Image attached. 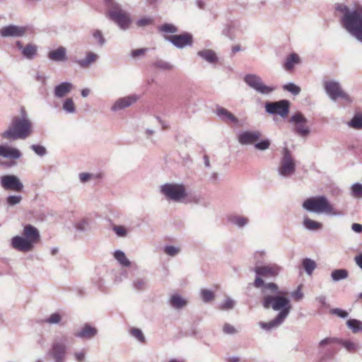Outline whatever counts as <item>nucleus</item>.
<instances>
[{
    "label": "nucleus",
    "instance_id": "obj_1",
    "mask_svg": "<svg viewBox=\"0 0 362 362\" xmlns=\"http://www.w3.org/2000/svg\"><path fill=\"white\" fill-rule=\"evenodd\" d=\"M262 305L265 309H273L279 313L276 317L268 322H259V327L267 331H270L279 327L288 317L291 305L288 298L283 296V293L279 290L278 285L269 284L263 291Z\"/></svg>",
    "mask_w": 362,
    "mask_h": 362
},
{
    "label": "nucleus",
    "instance_id": "obj_2",
    "mask_svg": "<svg viewBox=\"0 0 362 362\" xmlns=\"http://www.w3.org/2000/svg\"><path fill=\"white\" fill-rule=\"evenodd\" d=\"M336 11L341 14L342 27L358 41L362 42V6L350 8L344 4H336Z\"/></svg>",
    "mask_w": 362,
    "mask_h": 362
},
{
    "label": "nucleus",
    "instance_id": "obj_3",
    "mask_svg": "<svg viewBox=\"0 0 362 362\" xmlns=\"http://www.w3.org/2000/svg\"><path fill=\"white\" fill-rule=\"evenodd\" d=\"M33 123L24 107L21 108V116H15L7 130L2 133L3 138L8 140L25 139L32 133Z\"/></svg>",
    "mask_w": 362,
    "mask_h": 362
},
{
    "label": "nucleus",
    "instance_id": "obj_4",
    "mask_svg": "<svg viewBox=\"0 0 362 362\" xmlns=\"http://www.w3.org/2000/svg\"><path fill=\"white\" fill-rule=\"evenodd\" d=\"M40 240V234L37 228L27 224L23 226L21 235H16L11 238V246L17 251L26 253L31 252Z\"/></svg>",
    "mask_w": 362,
    "mask_h": 362
},
{
    "label": "nucleus",
    "instance_id": "obj_5",
    "mask_svg": "<svg viewBox=\"0 0 362 362\" xmlns=\"http://www.w3.org/2000/svg\"><path fill=\"white\" fill-rule=\"evenodd\" d=\"M281 271V267L276 264L256 266L254 268L256 278L254 281L253 286L257 288H261L262 298H263V291L269 284L277 285L273 282L265 284L262 277L269 279L275 278L279 274Z\"/></svg>",
    "mask_w": 362,
    "mask_h": 362
},
{
    "label": "nucleus",
    "instance_id": "obj_6",
    "mask_svg": "<svg viewBox=\"0 0 362 362\" xmlns=\"http://www.w3.org/2000/svg\"><path fill=\"white\" fill-rule=\"evenodd\" d=\"M302 206L305 210L311 213L336 214L332 205L325 196L308 198L303 202Z\"/></svg>",
    "mask_w": 362,
    "mask_h": 362
},
{
    "label": "nucleus",
    "instance_id": "obj_7",
    "mask_svg": "<svg viewBox=\"0 0 362 362\" xmlns=\"http://www.w3.org/2000/svg\"><path fill=\"white\" fill-rule=\"evenodd\" d=\"M109 7V18L114 21L122 30H127L131 23L129 15L122 10L120 6L114 0H104Z\"/></svg>",
    "mask_w": 362,
    "mask_h": 362
},
{
    "label": "nucleus",
    "instance_id": "obj_8",
    "mask_svg": "<svg viewBox=\"0 0 362 362\" xmlns=\"http://www.w3.org/2000/svg\"><path fill=\"white\" fill-rule=\"evenodd\" d=\"M68 349V337L66 335L57 337L52 342L47 356L52 359V362H66Z\"/></svg>",
    "mask_w": 362,
    "mask_h": 362
},
{
    "label": "nucleus",
    "instance_id": "obj_9",
    "mask_svg": "<svg viewBox=\"0 0 362 362\" xmlns=\"http://www.w3.org/2000/svg\"><path fill=\"white\" fill-rule=\"evenodd\" d=\"M160 192L168 200L182 202L187 197V190L182 183H165L160 187Z\"/></svg>",
    "mask_w": 362,
    "mask_h": 362
},
{
    "label": "nucleus",
    "instance_id": "obj_10",
    "mask_svg": "<svg viewBox=\"0 0 362 362\" xmlns=\"http://www.w3.org/2000/svg\"><path fill=\"white\" fill-rule=\"evenodd\" d=\"M281 154V156L277 168L278 174L285 178L290 177L296 172V160L292 152L288 147H284Z\"/></svg>",
    "mask_w": 362,
    "mask_h": 362
},
{
    "label": "nucleus",
    "instance_id": "obj_11",
    "mask_svg": "<svg viewBox=\"0 0 362 362\" xmlns=\"http://www.w3.org/2000/svg\"><path fill=\"white\" fill-rule=\"evenodd\" d=\"M324 89L328 97L333 101L342 99L346 102L352 101L351 97L343 90L339 82L334 80L326 81L324 83Z\"/></svg>",
    "mask_w": 362,
    "mask_h": 362
},
{
    "label": "nucleus",
    "instance_id": "obj_12",
    "mask_svg": "<svg viewBox=\"0 0 362 362\" xmlns=\"http://www.w3.org/2000/svg\"><path fill=\"white\" fill-rule=\"evenodd\" d=\"M244 81L250 88L264 95H270L276 89L274 86L264 84L262 78L257 74H250L245 75Z\"/></svg>",
    "mask_w": 362,
    "mask_h": 362
},
{
    "label": "nucleus",
    "instance_id": "obj_13",
    "mask_svg": "<svg viewBox=\"0 0 362 362\" xmlns=\"http://www.w3.org/2000/svg\"><path fill=\"white\" fill-rule=\"evenodd\" d=\"M289 108L290 102L287 100L267 102L265 103V110L267 113L279 115L282 118H286L288 116Z\"/></svg>",
    "mask_w": 362,
    "mask_h": 362
},
{
    "label": "nucleus",
    "instance_id": "obj_14",
    "mask_svg": "<svg viewBox=\"0 0 362 362\" xmlns=\"http://www.w3.org/2000/svg\"><path fill=\"white\" fill-rule=\"evenodd\" d=\"M289 122L293 124V131L296 134L306 136L310 134V129L307 125L308 119L301 112H297L293 115L289 119Z\"/></svg>",
    "mask_w": 362,
    "mask_h": 362
},
{
    "label": "nucleus",
    "instance_id": "obj_15",
    "mask_svg": "<svg viewBox=\"0 0 362 362\" xmlns=\"http://www.w3.org/2000/svg\"><path fill=\"white\" fill-rule=\"evenodd\" d=\"M0 183L1 187L6 190H11L14 192H21L23 185L18 177L13 175H3L0 177Z\"/></svg>",
    "mask_w": 362,
    "mask_h": 362
},
{
    "label": "nucleus",
    "instance_id": "obj_16",
    "mask_svg": "<svg viewBox=\"0 0 362 362\" xmlns=\"http://www.w3.org/2000/svg\"><path fill=\"white\" fill-rule=\"evenodd\" d=\"M262 134L259 130H247L240 132L238 135V141L241 145H252L258 141Z\"/></svg>",
    "mask_w": 362,
    "mask_h": 362
},
{
    "label": "nucleus",
    "instance_id": "obj_17",
    "mask_svg": "<svg viewBox=\"0 0 362 362\" xmlns=\"http://www.w3.org/2000/svg\"><path fill=\"white\" fill-rule=\"evenodd\" d=\"M165 39L170 42L175 47L182 49L186 46L192 45V36L188 33L181 35H174L171 36H165Z\"/></svg>",
    "mask_w": 362,
    "mask_h": 362
},
{
    "label": "nucleus",
    "instance_id": "obj_18",
    "mask_svg": "<svg viewBox=\"0 0 362 362\" xmlns=\"http://www.w3.org/2000/svg\"><path fill=\"white\" fill-rule=\"evenodd\" d=\"M215 113L223 122L233 123L238 127L243 126V124L240 123V120L232 112L223 107L218 106L216 109Z\"/></svg>",
    "mask_w": 362,
    "mask_h": 362
},
{
    "label": "nucleus",
    "instance_id": "obj_19",
    "mask_svg": "<svg viewBox=\"0 0 362 362\" xmlns=\"http://www.w3.org/2000/svg\"><path fill=\"white\" fill-rule=\"evenodd\" d=\"M26 28L15 25H9L3 27L0 30V35L3 37H19L25 34Z\"/></svg>",
    "mask_w": 362,
    "mask_h": 362
},
{
    "label": "nucleus",
    "instance_id": "obj_20",
    "mask_svg": "<svg viewBox=\"0 0 362 362\" xmlns=\"http://www.w3.org/2000/svg\"><path fill=\"white\" fill-rule=\"evenodd\" d=\"M138 96L136 95H128L124 98L117 99L111 107V110L113 112L119 111L128 107L135 103L138 100Z\"/></svg>",
    "mask_w": 362,
    "mask_h": 362
},
{
    "label": "nucleus",
    "instance_id": "obj_21",
    "mask_svg": "<svg viewBox=\"0 0 362 362\" xmlns=\"http://www.w3.org/2000/svg\"><path fill=\"white\" fill-rule=\"evenodd\" d=\"M98 334V330L89 324H86L83 327L74 333V336L82 339H91Z\"/></svg>",
    "mask_w": 362,
    "mask_h": 362
},
{
    "label": "nucleus",
    "instance_id": "obj_22",
    "mask_svg": "<svg viewBox=\"0 0 362 362\" xmlns=\"http://www.w3.org/2000/svg\"><path fill=\"white\" fill-rule=\"evenodd\" d=\"M16 47L21 51V54L28 59H32L37 54V47L33 44H28L23 46L21 41L16 43Z\"/></svg>",
    "mask_w": 362,
    "mask_h": 362
},
{
    "label": "nucleus",
    "instance_id": "obj_23",
    "mask_svg": "<svg viewBox=\"0 0 362 362\" xmlns=\"http://www.w3.org/2000/svg\"><path fill=\"white\" fill-rule=\"evenodd\" d=\"M227 221L238 228H243L249 223V218L237 214H230L227 216Z\"/></svg>",
    "mask_w": 362,
    "mask_h": 362
},
{
    "label": "nucleus",
    "instance_id": "obj_24",
    "mask_svg": "<svg viewBox=\"0 0 362 362\" xmlns=\"http://www.w3.org/2000/svg\"><path fill=\"white\" fill-rule=\"evenodd\" d=\"M73 88V85L70 82H62L55 86L54 90V95L61 98L69 93Z\"/></svg>",
    "mask_w": 362,
    "mask_h": 362
},
{
    "label": "nucleus",
    "instance_id": "obj_25",
    "mask_svg": "<svg viewBox=\"0 0 362 362\" xmlns=\"http://www.w3.org/2000/svg\"><path fill=\"white\" fill-rule=\"evenodd\" d=\"M0 156L11 159H18L21 156V153L16 148L0 146Z\"/></svg>",
    "mask_w": 362,
    "mask_h": 362
},
{
    "label": "nucleus",
    "instance_id": "obj_26",
    "mask_svg": "<svg viewBox=\"0 0 362 362\" xmlns=\"http://www.w3.org/2000/svg\"><path fill=\"white\" fill-rule=\"evenodd\" d=\"M66 49L64 47H59L54 50L50 51L48 54V57L54 62H63L66 59Z\"/></svg>",
    "mask_w": 362,
    "mask_h": 362
},
{
    "label": "nucleus",
    "instance_id": "obj_27",
    "mask_svg": "<svg viewBox=\"0 0 362 362\" xmlns=\"http://www.w3.org/2000/svg\"><path fill=\"white\" fill-rule=\"evenodd\" d=\"M98 58V56L91 52H89L86 54V57L82 59H78L76 61V63L83 69L88 68L90 64L94 63L97 59Z\"/></svg>",
    "mask_w": 362,
    "mask_h": 362
},
{
    "label": "nucleus",
    "instance_id": "obj_28",
    "mask_svg": "<svg viewBox=\"0 0 362 362\" xmlns=\"http://www.w3.org/2000/svg\"><path fill=\"white\" fill-rule=\"evenodd\" d=\"M197 55L209 63H216L218 57L214 51L211 49H203L197 52Z\"/></svg>",
    "mask_w": 362,
    "mask_h": 362
},
{
    "label": "nucleus",
    "instance_id": "obj_29",
    "mask_svg": "<svg viewBox=\"0 0 362 362\" xmlns=\"http://www.w3.org/2000/svg\"><path fill=\"white\" fill-rule=\"evenodd\" d=\"M303 225L307 230L311 231H316L322 228L321 223L313 221L308 217L304 218Z\"/></svg>",
    "mask_w": 362,
    "mask_h": 362
},
{
    "label": "nucleus",
    "instance_id": "obj_30",
    "mask_svg": "<svg viewBox=\"0 0 362 362\" xmlns=\"http://www.w3.org/2000/svg\"><path fill=\"white\" fill-rule=\"evenodd\" d=\"M300 62L299 57L296 53H292L287 57L284 64V67L286 71L291 70L294 66Z\"/></svg>",
    "mask_w": 362,
    "mask_h": 362
},
{
    "label": "nucleus",
    "instance_id": "obj_31",
    "mask_svg": "<svg viewBox=\"0 0 362 362\" xmlns=\"http://www.w3.org/2000/svg\"><path fill=\"white\" fill-rule=\"evenodd\" d=\"M115 259L119 263V264L124 267H129L131 265L130 261L127 258L126 255L121 250H116L114 252Z\"/></svg>",
    "mask_w": 362,
    "mask_h": 362
},
{
    "label": "nucleus",
    "instance_id": "obj_32",
    "mask_svg": "<svg viewBox=\"0 0 362 362\" xmlns=\"http://www.w3.org/2000/svg\"><path fill=\"white\" fill-rule=\"evenodd\" d=\"M170 303L172 307L180 309L187 305V301L182 298L180 295H173L170 300Z\"/></svg>",
    "mask_w": 362,
    "mask_h": 362
},
{
    "label": "nucleus",
    "instance_id": "obj_33",
    "mask_svg": "<svg viewBox=\"0 0 362 362\" xmlns=\"http://www.w3.org/2000/svg\"><path fill=\"white\" fill-rule=\"evenodd\" d=\"M302 265L308 275H311L317 267L315 262L310 258L303 259Z\"/></svg>",
    "mask_w": 362,
    "mask_h": 362
},
{
    "label": "nucleus",
    "instance_id": "obj_34",
    "mask_svg": "<svg viewBox=\"0 0 362 362\" xmlns=\"http://www.w3.org/2000/svg\"><path fill=\"white\" fill-rule=\"evenodd\" d=\"M348 277V272L344 269H335L331 273V278L333 281H339Z\"/></svg>",
    "mask_w": 362,
    "mask_h": 362
},
{
    "label": "nucleus",
    "instance_id": "obj_35",
    "mask_svg": "<svg viewBox=\"0 0 362 362\" xmlns=\"http://www.w3.org/2000/svg\"><path fill=\"white\" fill-rule=\"evenodd\" d=\"M346 325L354 333L362 332V322L356 319H350L346 321Z\"/></svg>",
    "mask_w": 362,
    "mask_h": 362
},
{
    "label": "nucleus",
    "instance_id": "obj_36",
    "mask_svg": "<svg viewBox=\"0 0 362 362\" xmlns=\"http://www.w3.org/2000/svg\"><path fill=\"white\" fill-rule=\"evenodd\" d=\"M348 125L355 129H362V114H356L348 122Z\"/></svg>",
    "mask_w": 362,
    "mask_h": 362
},
{
    "label": "nucleus",
    "instance_id": "obj_37",
    "mask_svg": "<svg viewBox=\"0 0 362 362\" xmlns=\"http://www.w3.org/2000/svg\"><path fill=\"white\" fill-rule=\"evenodd\" d=\"M62 319V316L59 313H54L48 317L43 320V322L48 325H57L59 324Z\"/></svg>",
    "mask_w": 362,
    "mask_h": 362
},
{
    "label": "nucleus",
    "instance_id": "obj_38",
    "mask_svg": "<svg viewBox=\"0 0 362 362\" xmlns=\"http://www.w3.org/2000/svg\"><path fill=\"white\" fill-rule=\"evenodd\" d=\"M63 110L69 114H73L76 112V107L72 98H66L62 105Z\"/></svg>",
    "mask_w": 362,
    "mask_h": 362
},
{
    "label": "nucleus",
    "instance_id": "obj_39",
    "mask_svg": "<svg viewBox=\"0 0 362 362\" xmlns=\"http://www.w3.org/2000/svg\"><path fill=\"white\" fill-rule=\"evenodd\" d=\"M153 66L155 68L162 70H171L173 67L171 64L162 59H157L155 62H153Z\"/></svg>",
    "mask_w": 362,
    "mask_h": 362
},
{
    "label": "nucleus",
    "instance_id": "obj_40",
    "mask_svg": "<svg viewBox=\"0 0 362 362\" xmlns=\"http://www.w3.org/2000/svg\"><path fill=\"white\" fill-rule=\"evenodd\" d=\"M164 252L170 257H175L180 252V247L173 245H165L163 247Z\"/></svg>",
    "mask_w": 362,
    "mask_h": 362
},
{
    "label": "nucleus",
    "instance_id": "obj_41",
    "mask_svg": "<svg viewBox=\"0 0 362 362\" xmlns=\"http://www.w3.org/2000/svg\"><path fill=\"white\" fill-rule=\"evenodd\" d=\"M75 228L79 232H85L90 230L89 222L87 219H82L75 224Z\"/></svg>",
    "mask_w": 362,
    "mask_h": 362
},
{
    "label": "nucleus",
    "instance_id": "obj_42",
    "mask_svg": "<svg viewBox=\"0 0 362 362\" xmlns=\"http://www.w3.org/2000/svg\"><path fill=\"white\" fill-rule=\"evenodd\" d=\"M132 337H134L139 342L144 343L145 341V337L142 331L139 328H132L129 331Z\"/></svg>",
    "mask_w": 362,
    "mask_h": 362
},
{
    "label": "nucleus",
    "instance_id": "obj_43",
    "mask_svg": "<svg viewBox=\"0 0 362 362\" xmlns=\"http://www.w3.org/2000/svg\"><path fill=\"white\" fill-rule=\"evenodd\" d=\"M159 31L166 33H175L178 31L176 26L170 23H165L159 27Z\"/></svg>",
    "mask_w": 362,
    "mask_h": 362
},
{
    "label": "nucleus",
    "instance_id": "obj_44",
    "mask_svg": "<svg viewBox=\"0 0 362 362\" xmlns=\"http://www.w3.org/2000/svg\"><path fill=\"white\" fill-rule=\"evenodd\" d=\"M133 286L134 289L137 291H142L146 288L147 281L144 279L138 278L134 281Z\"/></svg>",
    "mask_w": 362,
    "mask_h": 362
},
{
    "label": "nucleus",
    "instance_id": "obj_45",
    "mask_svg": "<svg viewBox=\"0 0 362 362\" xmlns=\"http://www.w3.org/2000/svg\"><path fill=\"white\" fill-rule=\"evenodd\" d=\"M283 88L294 95H297L300 92V88L293 83H288L283 86Z\"/></svg>",
    "mask_w": 362,
    "mask_h": 362
},
{
    "label": "nucleus",
    "instance_id": "obj_46",
    "mask_svg": "<svg viewBox=\"0 0 362 362\" xmlns=\"http://www.w3.org/2000/svg\"><path fill=\"white\" fill-rule=\"evenodd\" d=\"M271 145V141L269 139H266L264 140H261L260 141H257L255 144V148L259 151H265L269 148Z\"/></svg>",
    "mask_w": 362,
    "mask_h": 362
},
{
    "label": "nucleus",
    "instance_id": "obj_47",
    "mask_svg": "<svg viewBox=\"0 0 362 362\" xmlns=\"http://www.w3.org/2000/svg\"><path fill=\"white\" fill-rule=\"evenodd\" d=\"M351 194L354 197H362V185L360 183H354L351 186Z\"/></svg>",
    "mask_w": 362,
    "mask_h": 362
},
{
    "label": "nucleus",
    "instance_id": "obj_48",
    "mask_svg": "<svg viewBox=\"0 0 362 362\" xmlns=\"http://www.w3.org/2000/svg\"><path fill=\"white\" fill-rule=\"evenodd\" d=\"M201 296H202V300L204 303H209L214 298V293L211 291L207 290V289L202 290Z\"/></svg>",
    "mask_w": 362,
    "mask_h": 362
},
{
    "label": "nucleus",
    "instance_id": "obj_49",
    "mask_svg": "<svg viewBox=\"0 0 362 362\" xmlns=\"http://www.w3.org/2000/svg\"><path fill=\"white\" fill-rule=\"evenodd\" d=\"M342 345L349 352H354L359 348L357 344L349 340L344 341Z\"/></svg>",
    "mask_w": 362,
    "mask_h": 362
},
{
    "label": "nucleus",
    "instance_id": "obj_50",
    "mask_svg": "<svg viewBox=\"0 0 362 362\" xmlns=\"http://www.w3.org/2000/svg\"><path fill=\"white\" fill-rule=\"evenodd\" d=\"M30 148L39 156H44L47 154L46 148L43 146L33 144Z\"/></svg>",
    "mask_w": 362,
    "mask_h": 362
},
{
    "label": "nucleus",
    "instance_id": "obj_51",
    "mask_svg": "<svg viewBox=\"0 0 362 362\" xmlns=\"http://www.w3.org/2000/svg\"><path fill=\"white\" fill-rule=\"evenodd\" d=\"M21 200L22 197L21 195H10L6 198V202L11 206L20 204Z\"/></svg>",
    "mask_w": 362,
    "mask_h": 362
},
{
    "label": "nucleus",
    "instance_id": "obj_52",
    "mask_svg": "<svg viewBox=\"0 0 362 362\" xmlns=\"http://www.w3.org/2000/svg\"><path fill=\"white\" fill-rule=\"evenodd\" d=\"M93 37L97 41L100 46H103L105 43V39L103 37L102 32L99 30H95L93 32Z\"/></svg>",
    "mask_w": 362,
    "mask_h": 362
},
{
    "label": "nucleus",
    "instance_id": "obj_53",
    "mask_svg": "<svg viewBox=\"0 0 362 362\" xmlns=\"http://www.w3.org/2000/svg\"><path fill=\"white\" fill-rule=\"evenodd\" d=\"M235 302L234 300L227 298L225 302L221 305L220 309L223 310H231L234 308Z\"/></svg>",
    "mask_w": 362,
    "mask_h": 362
},
{
    "label": "nucleus",
    "instance_id": "obj_54",
    "mask_svg": "<svg viewBox=\"0 0 362 362\" xmlns=\"http://www.w3.org/2000/svg\"><path fill=\"white\" fill-rule=\"evenodd\" d=\"M112 230L118 237L124 238L127 235V229L122 226H114Z\"/></svg>",
    "mask_w": 362,
    "mask_h": 362
},
{
    "label": "nucleus",
    "instance_id": "obj_55",
    "mask_svg": "<svg viewBox=\"0 0 362 362\" xmlns=\"http://www.w3.org/2000/svg\"><path fill=\"white\" fill-rule=\"evenodd\" d=\"M86 351L81 349L74 353V357L77 362H84L86 361Z\"/></svg>",
    "mask_w": 362,
    "mask_h": 362
},
{
    "label": "nucleus",
    "instance_id": "obj_56",
    "mask_svg": "<svg viewBox=\"0 0 362 362\" xmlns=\"http://www.w3.org/2000/svg\"><path fill=\"white\" fill-rule=\"evenodd\" d=\"M153 23V19L149 17H144L139 19L136 24L139 27H145Z\"/></svg>",
    "mask_w": 362,
    "mask_h": 362
},
{
    "label": "nucleus",
    "instance_id": "obj_57",
    "mask_svg": "<svg viewBox=\"0 0 362 362\" xmlns=\"http://www.w3.org/2000/svg\"><path fill=\"white\" fill-rule=\"evenodd\" d=\"M331 314L337 315L341 318H346L348 317V313L340 308H334L330 310Z\"/></svg>",
    "mask_w": 362,
    "mask_h": 362
},
{
    "label": "nucleus",
    "instance_id": "obj_58",
    "mask_svg": "<svg viewBox=\"0 0 362 362\" xmlns=\"http://www.w3.org/2000/svg\"><path fill=\"white\" fill-rule=\"evenodd\" d=\"M223 332L226 334H235L237 333V329L233 325L226 323L223 325Z\"/></svg>",
    "mask_w": 362,
    "mask_h": 362
},
{
    "label": "nucleus",
    "instance_id": "obj_59",
    "mask_svg": "<svg viewBox=\"0 0 362 362\" xmlns=\"http://www.w3.org/2000/svg\"><path fill=\"white\" fill-rule=\"evenodd\" d=\"M336 341H337V339L335 338L327 337V338H325L324 339L321 340L319 342V347L322 348V347H324L325 346L329 345Z\"/></svg>",
    "mask_w": 362,
    "mask_h": 362
},
{
    "label": "nucleus",
    "instance_id": "obj_60",
    "mask_svg": "<svg viewBox=\"0 0 362 362\" xmlns=\"http://www.w3.org/2000/svg\"><path fill=\"white\" fill-rule=\"evenodd\" d=\"M315 300L318 302L322 308H329V305L327 303V298L325 296L321 295L315 298Z\"/></svg>",
    "mask_w": 362,
    "mask_h": 362
},
{
    "label": "nucleus",
    "instance_id": "obj_61",
    "mask_svg": "<svg viewBox=\"0 0 362 362\" xmlns=\"http://www.w3.org/2000/svg\"><path fill=\"white\" fill-rule=\"evenodd\" d=\"M148 50L146 48L137 49L132 51L131 56L134 58L137 57L140 55L144 54Z\"/></svg>",
    "mask_w": 362,
    "mask_h": 362
},
{
    "label": "nucleus",
    "instance_id": "obj_62",
    "mask_svg": "<svg viewBox=\"0 0 362 362\" xmlns=\"http://www.w3.org/2000/svg\"><path fill=\"white\" fill-rule=\"evenodd\" d=\"M291 296L296 300H300L303 298V293H302L300 287H298L297 290L292 292Z\"/></svg>",
    "mask_w": 362,
    "mask_h": 362
},
{
    "label": "nucleus",
    "instance_id": "obj_63",
    "mask_svg": "<svg viewBox=\"0 0 362 362\" xmlns=\"http://www.w3.org/2000/svg\"><path fill=\"white\" fill-rule=\"evenodd\" d=\"M91 177L92 175L88 173H81L79 174V179L81 182H86Z\"/></svg>",
    "mask_w": 362,
    "mask_h": 362
},
{
    "label": "nucleus",
    "instance_id": "obj_64",
    "mask_svg": "<svg viewBox=\"0 0 362 362\" xmlns=\"http://www.w3.org/2000/svg\"><path fill=\"white\" fill-rule=\"evenodd\" d=\"M351 229L356 233H361L362 232V225L360 223H353L351 225Z\"/></svg>",
    "mask_w": 362,
    "mask_h": 362
}]
</instances>
